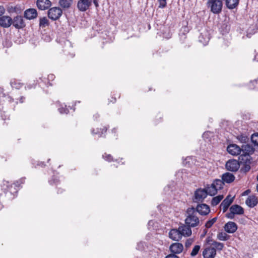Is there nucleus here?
I'll use <instances>...</instances> for the list:
<instances>
[{
  "label": "nucleus",
  "instance_id": "38",
  "mask_svg": "<svg viewBox=\"0 0 258 258\" xmlns=\"http://www.w3.org/2000/svg\"><path fill=\"white\" fill-rule=\"evenodd\" d=\"M200 249V245H195L191 252V253H190L191 256H196L198 253Z\"/></svg>",
  "mask_w": 258,
  "mask_h": 258
},
{
  "label": "nucleus",
  "instance_id": "17",
  "mask_svg": "<svg viewBox=\"0 0 258 258\" xmlns=\"http://www.w3.org/2000/svg\"><path fill=\"white\" fill-rule=\"evenodd\" d=\"M183 249V245L178 242H175L170 246V251L174 254H178L181 253Z\"/></svg>",
  "mask_w": 258,
  "mask_h": 258
},
{
  "label": "nucleus",
  "instance_id": "44",
  "mask_svg": "<svg viewBox=\"0 0 258 258\" xmlns=\"http://www.w3.org/2000/svg\"><path fill=\"white\" fill-rule=\"evenodd\" d=\"M159 3V8H164L166 6V0H158Z\"/></svg>",
  "mask_w": 258,
  "mask_h": 258
},
{
  "label": "nucleus",
  "instance_id": "54",
  "mask_svg": "<svg viewBox=\"0 0 258 258\" xmlns=\"http://www.w3.org/2000/svg\"><path fill=\"white\" fill-rule=\"evenodd\" d=\"M250 189H247L245 191H244V192H242V194H241V196H246V195H248L250 192Z\"/></svg>",
  "mask_w": 258,
  "mask_h": 258
},
{
  "label": "nucleus",
  "instance_id": "34",
  "mask_svg": "<svg viewBox=\"0 0 258 258\" xmlns=\"http://www.w3.org/2000/svg\"><path fill=\"white\" fill-rule=\"evenodd\" d=\"M230 236L225 232H220L217 235V238L219 240L226 241L229 238Z\"/></svg>",
  "mask_w": 258,
  "mask_h": 258
},
{
  "label": "nucleus",
  "instance_id": "35",
  "mask_svg": "<svg viewBox=\"0 0 258 258\" xmlns=\"http://www.w3.org/2000/svg\"><path fill=\"white\" fill-rule=\"evenodd\" d=\"M251 141L254 146H258V133H254L251 136Z\"/></svg>",
  "mask_w": 258,
  "mask_h": 258
},
{
  "label": "nucleus",
  "instance_id": "23",
  "mask_svg": "<svg viewBox=\"0 0 258 258\" xmlns=\"http://www.w3.org/2000/svg\"><path fill=\"white\" fill-rule=\"evenodd\" d=\"M235 178L234 175L229 172H226L222 175V180L224 183V182L227 183H231L235 180Z\"/></svg>",
  "mask_w": 258,
  "mask_h": 258
},
{
  "label": "nucleus",
  "instance_id": "58",
  "mask_svg": "<svg viewBox=\"0 0 258 258\" xmlns=\"http://www.w3.org/2000/svg\"><path fill=\"white\" fill-rule=\"evenodd\" d=\"M24 97H21V98H20V102H21V103L23 102V100H24Z\"/></svg>",
  "mask_w": 258,
  "mask_h": 258
},
{
  "label": "nucleus",
  "instance_id": "48",
  "mask_svg": "<svg viewBox=\"0 0 258 258\" xmlns=\"http://www.w3.org/2000/svg\"><path fill=\"white\" fill-rule=\"evenodd\" d=\"M58 182H59V181H58V179L56 178V177H54L52 179L49 181V183L51 185H53V184L57 185Z\"/></svg>",
  "mask_w": 258,
  "mask_h": 258
},
{
  "label": "nucleus",
  "instance_id": "45",
  "mask_svg": "<svg viewBox=\"0 0 258 258\" xmlns=\"http://www.w3.org/2000/svg\"><path fill=\"white\" fill-rule=\"evenodd\" d=\"M103 158L106 161L108 162H110L111 161H113V158L112 156L110 154H107L105 153L104 155H103Z\"/></svg>",
  "mask_w": 258,
  "mask_h": 258
},
{
  "label": "nucleus",
  "instance_id": "42",
  "mask_svg": "<svg viewBox=\"0 0 258 258\" xmlns=\"http://www.w3.org/2000/svg\"><path fill=\"white\" fill-rule=\"evenodd\" d=\"M103 131H104V130H102V132L100 133V131H99L98 128L96 129V132H95V129H93L91 131V133L93 135H98V137H101L102 135L103 134Z\"/></svg>",
  "mask_w": 258,
  "mask_h": 258
},
{
  "label": "nucleus",
  "instance_id": "26",
  "mask_svg": "<svg viewBox=\"0 0 258 258\" xmlns=\"http://www.w3.org/2000/svg\"><path fill=\"white\" fill-rule=\"evenodd\" d=\"M239 0H226V5L229 9H233L236 8L238 4Z\"/></svg>",
  "mask_w": 258,
  "mask_h": 258
},
{
  "label": "nucleus",
  "instance_id": "13",
  "mask_svg": "<svg viewBox=\"0 0 258 258\" xmlns=\"http://www.w3.org/2000/svg\"><path fill=\"white\" fill-rule=\"evenodd\" d=\"M13 23V19L8 16L0 17V26L3 28H9Z\"/></svg>",
  "mask_w": 258,
  "mask_h": 258
},
{
  "label": "nucleus",
  "instance_id": "8",
  "mask_svg": "<svg viewBox=\"0 0 258 258\" xmlns=\"http://www.w3.org/2000/svg\"><path fill=\"white\" fill-rule=\"evenodd\" d=\"M242 154L240 155L239 159L244 160L243 158H249V155L252 154L254 152L253 147L249 145H242L241 148Z\"/></svg>",
  "mask_w": 258,
  "mask_h": 258
},
{
  "label": "nucleus",
  "instance_id": "14",
  "mask_svg": "<svg viewBox=\"0 0 258 258\" xmlns=\"http://www.w3.org/2000/svg\"><path fill=\"white\" fill-rule=\"evenodd\" d=\"M246 205L249 208H253L258 204V198L254 195L248 197L245 201Z\"/></svg>",
  "mask_w": 258,
  "mask_h": 258
},
{
  "label": "nucleus",
  "instance_id": "53",
  "mask_svg": "<svg viewBox=\"0 0 258 258\" xmlns=\"http://www.w3.org/2000/svg\"><path fill=\"white\" fill-rule=\"evenodd\" d=\"M165 258H179L178 256L176 255L174 253L170 254L168 255H167Z\"/></svg>",
  "mask_w": 258,
  "mask_h": 258
},
{
  "label": "nucleus",
  "instance_id": "33",
  "mask_svg": "<svg viewBox=\"0 0 258 258\" xmlns=\"http://www.w3.org/2000/svg\"><path fill=\"white\" fill-rule=\"evenodd\" d=\"M13 100L10 96L5 95L3 92H0V103L2 101L11 102Z\"/></svg>",
  "mask_w": 258,
  "mask_h": 258
},
{
  "label": "nucleus",
  "instance_id": "56",
  "mask_svg": "<svg viewBox=\"0 0 258 258\" xmlns=\"http://www.w3.org/2000/svg\"><path fill=\"white\" fill-rule=\"evenodd\" d=\"M210 134V132H205L203 135V137L204 138H207V137L209 136V134Z\"/></svg>",
  "mask_w": 258,
  "mask_h": 258
},
{
  "label": "nucleus",
  "instance_id": "11",
  "mask_svg": "<svg viewBox=\"0 0 258 258\" xmlns=\"http://www.w3.org/2000/svg\"><path fill=\"white\" fill-rule=\"evenodd\" d=\"M228 153L232 156H238L241 153V148L236 144H232L227 147Z\"/></svg>",
  "mask_w": 258,
  "mask_h": 258
},
{
  "label": "nucleus",
  "instance_id": "55",
  "mask_svg": "<svg viewBox=\"0 0 258 258\" xmlns=\"http://www.w3.org/2000/svg\"><path fill=\"white\" fill-rule=\"evenodd\" d=\"M54 75L53 74H49V75H48V80L49 81H52L54 79Z\"/></svg>",
  "mask_w": 258,
  "mask_h": 258
},
{
  "label": "nucleus",
  "instance_id": "36",
  "mask_svg": "<svg viewBox=\"0 0 258 258\" xmlns=\"http://www.w3.org/2000/svg\"><path fill=\"white\" fill-rule=\"evenodd\" d=\"M217 219V217H214L213 219L208 220L205 224V227L207 228H210L216 222Z\"/></svg>",
  "mask_w": 258,
  "mask_h": 258
},
{
  "label": "nucleus",
  "instance_id": "52",
  "mask_svg": "<svg viewBox=\"0 0 258 258\" xmlns=\"http://www.w3.org/2000/svg\"><path fill=\"white\" fill-rule=\"evenodd\" d=\"M5 11L4 7L2 6H0V17L5 14Z\"/></svg>",
  "mask_w": 258,
  "mask_h": 258
},
{
  "label": "nucleus",
  "instance_id": "24",
  "mask_svg": "<svg viewBox=\"0 0 258 258\" xmlns=\"http://www.w3.org/2000/svg\"><path fill=\"white\" fill-rule=\"evenodd\" d=\"M199 39V41L204 45H207L210 40V37L207 31H204L201 33Z\"/></svg>",
  "mask_w": 258,
  "mask_h": 258
},
{
  "label": "nucleus",
  "instance_id": "22",
  "mask_svg": "<svg viewBox=\"0 0 258 258\" xmlns=\"http://www.w3.org/2000/svg\"><path fill=\"white\" fill-rule=\"evenodd\" d=\"M37 16V11L34 9H29L24 12L25 17L28 20L33 19L36 18Z\"/></svg>",
  "mask_w": 258,
  "mask_h": 258
},
{
  "label": "nucleus",
  "instance_id": "64",
  "mask_svg": "<svg viewBox=\"0 0 258 258\" xmlns=\"http://www.w3.org/2000/svg\"><path fill=\"white\" fill-rule=\"evenodd\" d=\"M256 179H257V180H258V174H257V177H256Z\"/></svg>",
  "mask_w": 258,
  "mask_h": 258
},
{
  "label": "nucleus",
  "instance_id": "37",
  "mask_svg": "<svg viewBox=\"0 0 258 258\" xmlns=\"http://www.w3.org/2000/svg\"><path fill=\"white\" fill-rule=\"evenodd\" d=\"M248 88L250 89H252L255 88H258V79L257 80L250 81Z\"/></svg>",
  "mask_w": 258,
  "mask_h": 258
},
{
  "label": "nucleus",
  "instance_id": "19",
  "mask_svg": "<svg viewBox=\"0 0 258 258\" xmlns=\"http://www.w3.org/2000/svg\"><path fill=\"white\" fill-rule=\"evenodd\" d=\"M169 237L174 241H179L182 238L181 233H180L178 229H171L169 232Z\"/></svg>",
  "mask_w": 258,
  "mask_h": 258
},
{
  "label": "nucleus",
  "instance_id": "59",
  "mask_svg": "<svg viewBox=\"0 0 258 258\" xmlns=\"http://www.w3.org/2000/svg\"><path fill=\"white\" fill-rule=\"evenodd\" d=\"M102 130H103V129H102V130H101V129H100V131H102ZM103 130H104V131H103V133H104L106 132V130H107V128H104ZM101 132H102V131H101V132H100L101 133Z\"/></svg>",
  "mask_w": 258,
  "mask_h": 258
},
{
  "label": "nucleus",
  "instance_id": "1",
  "mask_svg": "<svg viewBox=\"0 0 258 258\" xmlns=\"http://www.w3.org/2000/svg\"><path fill=\"white\" fill-rule=\"evenodd\" d=\"M184 221L186 225L191 228L200 226L202 224V221L198 217V214L193 207L187 209Z\"/></svg>",
  "mask_w": 258,
  "mask_h": 258
},
{
  "label": "nucleus",
  "instance_id": "9",
  "mask_svg": "<svg viewBox=\"0 0 258 258\" xmlns=\"http://www.w3.org/2000/svg\"><path fill=\"white\" fill-rule=\"evenodd\" d=\"M240 162L235 159L229 160L225 164L227 170L232 172L237 171L240 168Z\"/></svg>",
  "mask_w": 258,
  "mask_h": 258
},
{
  "label": "nucleus",
  "instance_id": "51",
  "mask_svg": "<svg viewBox=\"0 0 258 258\" xmlns=\"http://www.w3.org/2000/svg\"><path fill=\"white\" fill-rule=\"evenodd\" d=\"M256 30H254V29H253V31L252 32H251V30L250 29H248V32H247V34L246 35L247 37H250V35L254 34L256 32Z\"/></svg>",
  "mask_w": 258,
  "mask_h": 258
},
{
  "label": "nucleus",
  "instance_id": "50",
  "mask_svg": "<svg viewBox=\"0 0 258 258\" xmlns=\"http://www.w3.org/2000/svg\"><path fill=\"white\" fill-rule=\"evenodd\" d=\"M228 207H228L226 205H224L222 204H221V205H220L221 209L222 210L223 212H225L227 211V210L228 209Z\"/></svg>",
  "mask_w": 258,
  "mask_h": 258
},
{
  "label": "nucleus",
  "instance_id": "30",
  "mask_svg": "<svg viewBox=\"0 0 258 258\" xmlns=\"http://www.w3.org/2000/svg\"><path fill=\"white\" fill-rule=\"evenodd\" d=\"M223 199V195H218L216 197L213 198V199L211 201V205L213 206L217 205Z\"/></svg>",
  "mask_w": 258,
  "mask_h": 258
},
{
  "label": "nucleus",
  "instance_id": "21",
  "mask_svg": "<svg viewBox=\"0 0 258 258\" xmlns=\"http://www.w3.org/2000/svg\"><path fill=\"white\" fill-rule=\"evenodd\" d=\"M225 230L229 233H233L237 229V226L233 222H228L224 226Z\"/></svg>",
  "mask_w": 258,
  "mask_h": 258
},
{
  "label": "nucleus",
  "instance_id": "62",
  "mask_svg": "<svg viewBox=\"0 0 258 258\" xmlns=\"http://www.w3.org/2000/svg\"><path fill=\"white\" fill-rule=\"evenodd\" d=\"M189 159H190V158H189V157H187V158H186L185 160H187Z\"/></svg>",
  "mask_w": 258,
  "mask_h": 258
},
{
  "label": "nucleus",
  "instance_id": "20",
  "mask_svg": "<svg viewBox=\"0 0 258 258\" xmlns=\"http://www.w3.org/2000/svg\"><path fill=\"white\" fill-rule=\"evenodd\" d=\"M244 162L240 161L241 165L240 172L242 173H246L250 169V161L249 158H245Z\"/></svg>",
  "mask_w": 258,
  "mask_h": 258
},
{
  "label": "nucleus",
  "instance_id": "49",
  "mask_svg": "<svg viewBox=\"0 0 258 258\" xmlns=\"http://www.w3.org/2000/svg\"><path fill=\"white\" fill-rule=\"evenodd\" d=\"M192 242H193V240L192 239H187L185 243V247L186 248L189 247L191 245Z\"/></svg>",
  "mask_w": 258,
  "mask_h": 258
},
{
  "label": "nucleus",
  "instance_id": "60",
  "mask_svg": "<svg viewBox=\"0 0 258 258\" xmlns=\"http://www.w3.org/2000/svg\"><path fill=\"white\" fill-rule=\"evenodd\" d=\"M255 59H256L258 61V55L255 56Z\"/></svg>",
  "mask_w": 258,
  "mask_h": 258
},
{
  "label": "nucleus",
  "instance_id": "43",
  "mask_svg": "<svg viewBox=\"0 0 258 258\" xmlns=\"http://www.w3.org/2000/svg\"><path fill=\"white\" fill-rule=\"evenodd\" d=\"M238 140L240 142L245 143L248 141V138L246 136L241 135L238 137Z\"/></svg>",
  "mask_w": 258,
  "mask_h": 258
},
{
  "label": "nucleus",
  "instance_id": "7",
  "mask_svg": "<svg viewBox=\"0 0 258 258\" xmlns=\"http://www.w3.org/2000/svg\"><path fill=\"white\" fill-rule=\"evenodd\" d=\"M62 11L59 7L50 8L47 12L48 17L53 21L58 20L62 15Z\"/></svg>",
  "mask_w": 258,
  "mask_h": 258
},
{
  "label": "nucleus",
  "instance_id": "25",
  "mask_svg": "<svg viewBox=\"0 0 258 258\" xmlns=\"http://www.w3.org/2000/svg\"><path fill=\"white\" fill-rule=\"evenodd\" d=\"M204 189H206L207 195H209L211 196H214L217 192V190L212 183L211 185H208Z\"/></svg>",
  "mask_w": 258,
  "mask_h": 258
},
{
  "label": "nucleus",
  "instance_id": "28",
  "mask_svg": "<svg viewBox=\"0 0 258 258\" xmlns=\"http://www.w3.org/2000/svg\"><path fill=\"white\" fill-rule=\"evenodd\" d=\"M11 85L12 88H15L16 89H19L21 88L23 84L20 82L19 80H17L16 79L12 80L11 81Z\"/></svg>",
  "mask_w": 258,
  "mask_h": 258
},
{
  "label": "nucleus",
  "instance_id": "32",
  "mask_svg": "<svg viewBox=\"0 0 258 258\" xmlns=\"http://www.w3.org/2000/svg\"><path fill=\"white\" fill-rule=\"evenodd\" d=\"M233 199L234 197H231V196L229 195L223 201L221 204L229 207L233 202Z\"/></svg>",
  "mask_w": 258,
  "mask_h": 258
},
{
  "label": "nucleus",
  "instance_id": "16",
  "mask_svg": "<svg viewBox=\"0 0 258 258\" xmlns=\"http://www.w3.org/2000/svg\"><path fill=\"white\" fill-rule=\"evenodd\" d=\"M36 5L39 10H45L51 6V2L49 0H37Z\"/></svg>",
  "mask_w": 258,
  "mask_h": 258
},
{
  "label": "nucleus",
  "instance_id": "57",
  "mask_svg": "<svg viewBox=\"0 0 258 258\" xmlns=\"http://www.w3.org/2000/svg\"><path fill=\"white\" fill-rule=\"evenodd\" d=\"M93 3L95 5V6H96V7H97L98 6V4L97 0H94Z\"/></svg>",
  "mask_w": 258,
  "mask_h": 258
},
{
  "label": "nucleus",
  "instance_id": "2",
  "mask_svg": "<svg viewBox=\"0 0 258 258\" xmlns=\"http://www.w3.org/2000/svg\"><path fill=\"white\" fill-rule=\"evenodd\" d=\"M224 247L222 243L213 241L210 245L207 246L203 251L204 258H214L216 254V250H221Z\"/></svg>",
  "mask_w": 258,
  "mask_h": 258
},
{
  "label": "nucleus",
  "instance_id": "39",
  "mask_svg": "<svg viewBox=\"0 0 258 258\" xmlns=\"http://www.w3.org/2000/svg\"><path fill=\"white\" fill-rule=\"evenodd\" d=\"M66 105H64V107H63V105H60V107H58V110L60 113L63 114V113H66L67 114L69 112L68 109L67 108Z\"/></svg>",
  "mask_w": 258,
  "mask_h": 258
},
{
  "label": "nucleus",
  "instance_id": "12",
  "mask_svg": "<svg viewBox=\"0 0 258 258\" xmlns=\"http://www.w3.org/2000/svg\"><path fill=\"white\" fill-rule=\"evenodd\" d=\"M12 24L17 29H21L25 26V23L21 16H17L13 19Z\"/></svg>",
  "mask_w": 258,
  "mask_h": 258
},
{
  "label": "nucleus",
  "instance_id": "46",
  "mask_svg": "<svg viewBox=\"0 0 258 258\" xmlns=\"http://www.w3.org/2000/svg\"><path fill=\"white\" fill-rule=\"evenodd\" d=\"M145 243L143 242H140L138 243L137 248L140 250H142L144 249Z\"/></svg>",
  "mask_w": 258,
  "mask_h": 258
},
{
  "label": "nucleus",
  "instance_id": "63",
  "mask_svg": "<svg viewBox=\"0 0 258 258\" xmlns=\"http://www.w3.org/2000/svg\"><path fill=\"white\" fill-rule=\"evenodd\" d=\"M28 87L29 89H31V87H29V86H28Z\"/></svg>",
  "mask_w": 258,
  "mask_h": 258
},
{
  "label": "nucleus",
  "instance_id": "15",
  "mask_svg": "<svg viewBox=\"0 0 258 258\" xmlns=\"http://www.w3.org/2000/svg\"><path fill=\"white\" fill-rule=\"evenodd\" d=\"M92 3V0H80L78 3V8L81 11H86L90 6Z\"/></svg>",
  "mask_w": 258,
  "mask_h": 258
},
{
  "label": "nucleus",
  "instance_id": "41",
  "mask_svg": "<svg viewBox=\"0 0 258 258\" xmlns=\"http://www.w3.org/2000/svg\"><path fill=\"white\" fill-rule=\"evenodd\" d=\"M64 44H65V47H66V48H64L63 49L64 52L67 51V49H68V50L72 49V46L71 42L70 41H69V40L65 41Z\"/></svg>",
  "mask_w": 258,
  "mask_h": 258
},
{
  "label": "nucleus",
  "instance_id": "3",
  "mask_svg": "<svg viewBox=\"0 0 258 258\" xmlns=\"http://www.w3.org/2000/svg\"><path fill=\"white\" fill-rule=\"evenodd\" d=\"M25 181V178H21L19 180L16 181L13 185H9V182L8 181L4 180L3 182L2 189L5 191L6 194L8 196L9 195H13L17 194L19 187L20 186L21 184H23Z\"/></svg>",
  "mask_w": 258,
  "mask_h": 258
},
{
  "label": "nucleus",
  "instance_id": "31",
  "mask_svg": "<svg viewBox=\"0 0 258 258\" xmlns=\"http://www.w3.org/2000/svg\"><path fill=\"white\" fill-rule=\"evenodd\" d=\"M49 20L46 17L40 18L39 20V26L40 27L45 28L49 26Z\"/></svg>",
  "mask_w": 258,
  "mask_h": 258
},
{
  "label": "nucleus",
  "instance_id": "47",
  "mask_svg": "<svg viewBox=\"0 0 258 258\" xmlns=\"http://www.w3.org/2000/svg\"><path fill=\"white\" fill-rule=\"evenodd\" d=\"M7 11L9 13H13L16 12V8L13 6H9L7 8Z\"/></svg>",
  "mask_w": 258,
  "mask_h": 258
},
{
  "label": "nucleus",
  "instance_id": "27",
  "mask_svg": "<svg viewBox=\"0 0 258 258\" xmlns=\"http://www.w3.org/2000/svg\"><path fill=\"white\" fill-rule=\"evenodd\" d=\"M224 184L222 180L220 179H215L212 183V184L215 187L217 191L223 188Z\"/></svg>",
  "mask_w": 258,
  "mask_h": 258
},
{
  "label": "nucleus",
  "instance_id": "4",
  "mask_svg": "<svg viewBox=\"0 0 258 258\" xmlns=\"http://www.w3.org/2000/svg\"><path fill=\"white\" fill-rule=\"evenodd\" d=\"M207 7L212 13L219 14L222 11L223 2L222 0H207Z\"/></svg>",
  "mask_w": 258,
  "mask_h": 258
},
{
  "label": "nucleus",
  "instance_id": "10",
  "mask_svg": "<svg viewBox=\"0 0 258 258\" xmlns=\"http://www.w3.org/2000/svg\"><path fill=\"white\" fill-rule=\"evenodd\" d=\"M195 209L197 213L202 216L207 215L210 212L209 206L206 204H198Z\"/></svg>",
  "mask_w": 258,
  "mask_h": 258
},
{
  "label": "nucleus",
  "instance_id": "40",
  "mask_svg": "<svg viewBox=\"0 0 258 258\" xmlns=\"http://www.w3.org/2000/svg\"><path fill=\"white\" fill-rule=\"evenodd\" d=\"M156 222L153 220H150L148 223V228L149 230H153L155 229Z\"/></svg>",
  "mask_w": 258,
  "mask_h": 258
},
{
  "label": "nucleus",
  "instance_id": "5",
  "mask_svg": "<svg viewBox=\"0 0 258 258\" xmlns=\"http://www.w3.org/2000/svg\"><path fill=\"white\" fill-rule=\"evenodd\" d=\"M230 212L226 215V217L229 219H233L234 215H242L244 213L243 209L239 205H233L229 209Z\"/></svg>",
  "mask_w": 258,
  "mask_h": 258
},
{
  "label": "nucleus",
  "instance_id": "18",
  "mask_svg": "<svg viewBox=\"0 0 258 258\" xmlns=\"http://www.w3.org/2000/svg\"><path fill=\"white\" fill-rule=\"evenodd\" d=\"M191 227L186 225H182L178 227L181 236H189L191 234Z\"/></svg>",
  "mask_w": 258,
  "mask_h": 258
},
{
  "label": "nucleus",
  "instance_id": "61",
  "mask_svg": "<svg viewBox=\"0 0 258 258\" xmlns=\"http://www.w3.org/2000/svg\"><path fill=\"white\" fill-rule=\"evenodd\" d=\"M256 190L258 192V183L256 185Z\"/></svg>",
  "mask_w": 258,
  "mask_h": 258
},
{
  "label": "nucleus",
  "instance_id": "29",
  "mask_svg": "<svg viewBox=\"0 0 258 258\" xmlns=\"http://www.w3.org/2000/svg\"><path fill=\"white\" fill-rule=\"evenodd\" d=\"M72 2L73 0H59V4L62 8L66 9L70 7Z\"/></svg>",
  "mask_w": 258,
  "mask_h": 258
},
{
  "label": "nucleus",
  "instance_id": "6",
  "mask_svg": "<svg viewBox=\"0 0 258 258\" xmlns=\"http://www.w3.org/2000/svg\"><path fill=\"white\" fill-rule=\"evenodd\" d=\"M207 193L204 188L197 189L194 193L193 200L194 202H202L207 197Z\"/></svg>",
  "mask_w": 258,
  "mask_h": 258
}]
</instances>
